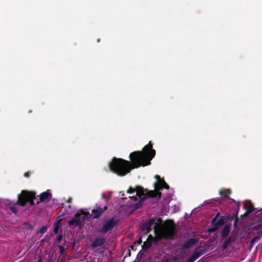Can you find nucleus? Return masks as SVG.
I'll use <instances>...</instances> for the list:
<instances>
[{"label":"nucleus","mask_w":262,"mask_h":262,"mask_svg":"<svg viewBox=\"0 0 262 262\" xmlns=\"http://www.w3.org/2000/svg\"><path fill=\"white\" fill-rule=\"evenodd\" d=\"M198 242L195 238H191L189 239L188 241H186L182 246V248L183 249H188L191 247L193 245H194L195 243Z\"/></svg>","instance_id":"obj_13"},{"label":"nucleus","mask_w":262,"mask_h":262,"mask_svg":"<svg viewBox=\"0 0 262 262\" xmlns=\"http://www.w3.org/2000/svg\"><path fill=\"white\" fill-rule=\"evenodd\" d=\"M80 214H81V216H86V219L90 216H91L92 217L91 214H90L89 212H85V211H82L81 212Z\"/></svg>","instance_id":"obj_20"},{"label":"nucleus","mask_w":262,"mask_h":262,"mask_svg":"<svg viewBox=\"0 0 262 262\" xmlns=\"http://www.w3.org/2000/svg\"><path fill=\"white\" fill-rule=\"evenodd\" d=\"M230 232V225H226L223 230L221 231V234L222 237L226 238L227 237Z\"/></svg>","instance_id":"obj_15"},{"label":"nucleus","mask_w":262,"mask_h":262,"mask_svg":"<svg viewBox=\"0 0 262 262\" xmlns=\"http://www.w3.org/2000/svg\"><path fill=\"white\" fill-rule=\"evenodd\" d=\"M31 175V172L30 171H28L24 174V176L26 178H29Z\"/></svg>","instance_id":"obj_26"},{"label":"nucleus","mask_w":262,"mask_h":262,"mask_svg":"<svg viewBox=\"0 0 262 262\" xmlns=\"http://www.w3.org/2000/svg\"><path fill=\"white\" fill-rule=\"evenodd\" d=\"M261 210V213H262V209Z\"/></svg>","instance_id":"obj_36"},{"label":"nucleus","mask_w":262,"mask_h":262,"mask_svg":"<svg viewBox=\"0 0 262 262\" xmlns=\"http://www.w3.org/2000/svg\"><path fill=\"white\" fill-rule=\"evenodd\" d=\"M155 178L157 179V181L154 183L155 190L149 191L146 189H144L141 186H137L135 188L130 187L127 192L128 193L136 192V196L132 197L135 199V201L137 200V196H139L141 201H143L149 198H157L158 200L160 199L162 193L158 191L163 188L168 189L169 186L159 176L156 175Z\"/></svg>","instance_id":"obj_2"},{"label":"nucleus","mask_w":262,"mask_h":262,"mask_svg":"<svg viewBox=\"0 0 262 262\" xmlns=\"http://www.w3.org/2000/svg\"><path fill=\"white\" fill-rule=\"evenodd\" d=\"M245 209L249 213H251L254 211V208L252 205H250L248 206H245Z\"/></svg>","instance_id":"obj_18"},{"label":"nucleus","mask_w":262,"mask_h":262,"mask_svg":"<svg viewBox=\"0 0 262 262\" xmlns=\"http://www.w3.org/2000/svg\"><path fill=\"white\" fill-rule=\"evenodd\" d=\"M205 252V251L203 249H197L195 251L193 252L190 258L194 261L196 259H197L200 256L202 255Z\"/></svg>","instance_id":"obj_14"},{"label":"nucleus","mask_w":262,"mask_h":262,"mask_svg":"<svg viewBox=\"0 0 262 262\" xmlns=\"http://www.w3.org/2000/svg\"><path fill=\"white\" fill-rule=\"evenodd\" d=\"M250 213H249L247 210L244 213L243 215H242V217L244 216H248Z\"/></svg>","instance_id":"obj_28"},{"label":"nucleus","mask_w":262,"mask_h":262,"mask_svg":"<svg viewBox=\"0 0 262 262\" xmlns=\"http://www.w3.org/2000/svg\"><path fill=\"white\" fill-rule=\"evenodd\" d=\"M51 195L52 194L49 191V190L43 192L39 195V200L40 202H43L45 200L49 199Z\"/></svg>","instance_id":"obj_16"},{"label":"nucleus","mask_w":262,"mask_h":262,"mask_svg":"<svg viewBox=\"0 0 262 262\" xmlns=\"http://www.w3.org/2000/svg\"><path fill=\"white\" fill-rule=\"evenodd\" d=\"M36 198V193L33 191H28L27 190H22L21 193L18 195V201L16 204L13 205L10 207V210L14 214L17 213L18 207L19 205L24 206L27 203H29L30 205H34L33 200Z\"/></svg>","instance_id":"obj_3"},{"label":"nucleus","mask_w":262,"mask_h":262,"mask_svg":"<svg viewBox=\"0 0 262 262\" xmlns=\"http://www.w3.org/2000/svg\"><path fill=\"white\" fill-rule=\"evenodd\" d=\"M86 220V216H81V214L77 213L74 217L68 221V225L71 228L80 226Z\"/></svg>","instance_id":"obj_6"},{"label":"nucleus","mask_w":262,"mask_h":262,"mask_svg":"<svg viewBox=\"0 0 262 262\" xmlns=\"http://www.w3.org/2000/svg\"><path fill=\"white\" fill-rule=\"evenodd\" d=\"M59 249V253L60 254H64L65 251H66V249L65 248L62 246H61V245H59L58 246Z\"/></svg>","instance_id":"obj_21"},{"label":"nucleus","mask_w":262,"mask_h":262,"mask_svg":"<svg viewBox=\"0 0 262 262\" xmlns=\"http://www.w3.org/2000/svg\"><path fill=\"white\" fill-rule=\"evenodd\" d=\"M217 229V227H216L214 225H213V226L209 229V231L210 232H214L216 231Z\"/></svg>","instance_id":"obj_22"},{"label":"nucleus","mask_w":262,"mask_h":262,"mask_svg":"<svg viewBox=\"0 0 262 262\" xmlns=\"http://www.w3.org/2000/svg\"><path fill=\"white\" fill-rule=\"evenodd\" d=\"M62 239V235L59 234L57 236L56 238V241L58 242H60Z\"/></svg>","instance_id":"obj_23"},{"label":"nucleus","mask_w":262,"mask_h":262,"mask_svg":"<svg viewBox=\"0 0 262 262\" xmlns=\"http://www.w3.org/2000/svg\"><path fill=\"white\" fill-rule=\"evenodd\" d=\"M49 262H51L50 261H49Z\"/></svg>","instance_id":"obj_37"},{"label":"nucleus","mask_w":262,"mask_h":262,"mask_svg":"<svg viewBox=\"0 0 262 262\" xmlns=\"http://www.w3.org/2000/svg\"><path fill=\"white\" fill-rule=\"evenodd\" d=\"M141 242V240H140V241H139V244H140Z\"/></svg>","instance_id":"obj_33"},{"label":"nucleus","mask_w":262,"mask_h":262,"mask_svg":"<svg viewBox=\"0 0 262 262\" xmlns=\"http://www.w3.org/2000/svg\"><path fill=\"white\" fill-rule=\"evenodd\" d=\"M130 250H129V255H130Z\"/></svg>","instance_id":"obj_34"},{"label":"nucleus","mask_w":262,"mask_h":262,"mask_svg":"<svg viewBox=\"0 0 262 262\" xmlns=\"http://www.w3.org/2000/svg\"><path fill=\"white\" fill-rule=\"evenodd\" d=\"M119 220L114 217L107 218L104 220L101 228L98 232L105 235L108 232L111 231L113 228L118 224Z\"/></svg>","instance_id":"obj_4"},{"label":"nucleus","mask_w":262,"mask_h":262,"mask_svg":"<svg viewBox=\"0 0 262 262\" xmlns=\"http://www.w3.org/2000/svg\"><path fill=\"white\" fill-rule=\"evenodd\" d=\"M102 198L104 199H105L106 198H105V195L104 193H102Z\"/></svg>","instance_id":"obj_30"},{"label":"nucleus","mask_w":262,"mask_h":262,"mask_svg":"<svg viewBox=\"0 0 262 262\" xmlns=\"http://www.w3.org/2000/svg\"><path fill=\"white\" fill-rule=\"evenodd\" d=\"M106 242L105 235L100 233V235H98L94 239L91 244L92 248H96L97 247H101Z\"/></svg>","instance_id":"obj_9"},{"label":"nucleus","mask_w":262,"mask_h":262,"mask_svg":"<svg viewBox=\"0 0 262 262\" xmlns=\"http://www.w3.org/2000/svg\"><path fill=\"white\" fill-rule=\"evenodd\" d=\"M155 155L156 151L152 148L151 141H149L142 151L130 154L131 162L121 158H113L109 165L110 169L118 176L123 177L129 173L133 169L149 165Z\"/></svg>","instance_id":"obj_1"},{"label":"nucleus","mask_w":262,"mask_h":262,"mask_svg":"<svg viewBox=\"0 0 262 262\" xmlns=\"http://www.w3.org/2000/svg\"><path fill=\"white\" fill-rule=\"evenodd\" d=\"M141 205V204L140 203H137L135 205V208L136 209L139 208Z\"/></svg>","instance_id":"obj_29"},{"label":"nucleus","mask_w":262,"mask_h":262,"mask_svg":"<svg viewBox=\"0 0 262 262\" xmlns=\"http://www.w3.org/2000/svg\"><path fill=\"white\" fill-rule=\"evenodd\" d=\"M56 262H58V261H56Z\"/></svg>","instance_id":"obj_38"},{"label":"nucleus","mask_w":262,"mask_h":262,"mask_svg":"<svg viewBox=\"0 0 262 262\" xmlns=\"http://www.w3.org/2000/svg\"><path fill=\"white\" fill-rule=\"evenodd\" d=\"M59 230V226L58 225L56 226L54 228V232L55 233H57Z\"/></svg>","instance_id":"obj_25"},{"label":"nucleus","mask_w":262,"mask_h":262,"mask_svg":"<svg viewBox=\"0 0 262 262\" xmlns=\"http://www.w3.org/2000/svg\"><path fill=\"white\" fill-rule=\"evenodd\" d=\"M154 239V238L151 235H148L147 240L142 245V250L144 251L148 250L151 246Z\"/></svg>","instance_id":"obj_11"},{"label":"nucleus","mask_w":262,"mask_h":262,"mask_svg":"<svg viewBox=\"0 0 262 262\" xmlns=\"http://www.w3.org/2000/svg\"><path fill=\"white\" fill-rule=\"evenodd\" d=\"M48 229L47 226H42L38 230V231H37V233H44L47 232Z\"/></svg>","instance_id":"obj_19"},{"label":"nucleus","mask_w":262,"mask_h":262,"mask_svg":"<svg viewBox=\"0 0 262 262\" xmlns=\"http://www.w3.org/2000/svg\"><path fill=\"white\" fill-rule=\"evenodd\" d=\"M38 259L37 260V262H43L42 259V256L41 255H38Z\"/></svg>","instance_id":"obj_27"},{"label":"nucleus","mask_w":262,"mask_h":262,"mask_svg":"<svg viewBox=\"0 0 262 262\" xmlns=\"http://www.w3.org/2000/svg\"><path fill=\"white\" fill-rule=\"evenodd\" d=\"M186 262H193V260L190 258Z\"/></svg>","instance_id":"obj_31"},{"label":"nucleus","mask_w":262,"mask_h":262,"mask_svg":"<svg viewBox=\"0 0 262 262\" xmlns=\"http://www.w3.org/2000/svg\"><path fill=\"white\" fill-rule=\"evenodd\" d=\"M231 193V191L230 189H221L219 191V193L222 196V198H217L216 199H214L213 200L205 201L204 202V203L209 204L211 203L213 201H216L221 203L225 198L230 199L228 195L230 194Z\"/></svg>","instance_id":"obj_7"},{"label":"nucleus","mask_w":262,"mask_h":262,"mask_svg":"<svg viewBox=\"0 0 262 262\" xmlns=\"http://www.w3.org/2000/svg\"><path fill=\"white\" fill-rule=\"evenodd\" d=\"M219 215H220V213H217L216 214L215 216L212 220V223H214V225L216 227H217L218 229L220 226L224 225V224L225 223L224 217L223 216H221L220 217V218L219 219V220L217 222H215L216 220H217V217L219 216Z\"/></svg>","instance_id":"obj_12"},{"label":"nucleus","mask_w":262,"mask_h":262,"mask_svg":"<svg viewBox=\"0 0 262 262\" xmlns=\"http://www.w3.org/2000/svg\"><path fill=\"white\" fill-rule=\"evenodd\" d=\"M107 209L106 205L103 207H97L96 209H94L92 211L91 215L93 219H97L100 217L102 214Z\"/></svg>","instance_id":"obj_10"},{"label":"nucleus","mask_w":262,"mask_h":262,"mask_svg":"<svg viewBox=\"0 0 262 262\" xmlns=\"http://www.w3.org/2000/svg\"><path fill=\"white\" fill-rule=\"evenodd\" d=\"M171 225H167L161 231L162 236L167 239H172L175 234V227L174 223L172 221H169Z\"/></svg>","instance_id":"obj_5"},{"label":"nucleus","mask_w":262,"mask_h":262,"mask_svg":"<svg viewBox=\"0 0 262 262\" xmlns=\"http://www.w3.org/2000/svg\"><path fill=\"white\" fill-rule=\"evenodd\" d=\"M132 249H133V246H131L130 247Z\"/></svg>","instance_id":"obj_35"},{"label":"nucleus","mask_w":262,"mask_h":262,"mask_svg":"<svg viewBox=\"0 0 262 262\" xmlns=\"http://www.w3.org/2000/svg\"><path fill=\"white\" fill-rule=\"evenodd\" d=\"M234 241V238H233L231 236L229 237L226 241H225L223 244L222 245V249L224 250L226 249L229 245V244L231 242Z\"/></svg>","instance_id":"obj_17"},{"label":"nucleus","mask_w":262,"mask_h":262,"mask_svg":"<svg viewBox=\"0 0 262 262\" xmlns=\"http://www.w3.org/2000/svg\"><path fill=\"white\" fill-rule=\"evenodd\" d=\"M259 239V237L258 236H255L253 237L252 239V243H254L255 242L258 241Z\"/></svg>","instance_id":"obj_24"},{"label":"nucleus","mask_w":262,"mask_h":262,"mask_svg":"<svg viewBox=\"0 0 262 262\" xmlns=\"http://www.w3.org/2000/svg\"><path fill=\"white\" fill-rule=\"evenodd\" d=\"M159 219H157L156 217H153L150 219L149 221L143 223L141 225V229L142 231H146V233H149L151 230V227L154 225H156L155 226V228L156 227L157 224V222H158Z\"/></svg>","instance_id":"obj_8"},{"label":"nucleus","mask_w":262,"mask_h":262,"mask_svg":"<svg viewBox=\"0 0 262 262\" xmlns=\"http://www.w3.org/2000/svg\"><path fill=\"white\" fill-rule=\"evenodd\" d=\"M71 202V198H70V199L68 200L67 202H68V203H70Z\"/></svg>","instance_id":"obj_32"}]
</instances>
